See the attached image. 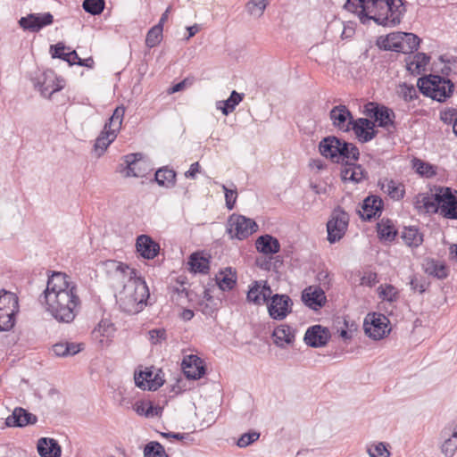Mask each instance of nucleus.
<instances>
[{"mask_svg": "<svg viewBox=\"0 0 457 457\" xmlns=\"http://www.w3.org/2000/svg\"><path fill=\"white\" fill-rule=\"evenodd\" d=\"M40 302L54 320L62 323L73 321L81 304L77 284L62 272H54L48 278Z\"/></svg>", "mask_w": 457, "mask_h": 457, "instance_id": "nucleus-1", "label": "nucleus"}, {"mask_svg": "<svg viewBox=\"0 0 457 457\" xmlns=\"http://www.w3.org/2000/svg\"><path fill=\"white\" fill-rule=\"evenodd\" d=\"M345 8L356 12L363 24L372 20L384 27L398 25L406 11L403 0H347Z\"/></svg>", "mask_w": 457, "mask_h": 457, "instance_id": "nucleus-2", "label": "nucleus"}, {"mask_svg": "<svg viewBox=\"0 0 457 457\" xmlns=\"http://www.w3.org/2000/svg\"><path fill=\"white\" fill-rule=\"evenodd\" d=\"M149 295L148 287L143 278L124 284L123 288L115 293L120 308L129 314L140 312L146 305Z\"/></svg>", "mask_w": 457, "mask_h": 457, "instance_id": "nucleus-3", "label": "nucleus"}, {"mask_svg": "<svg viewBox=\"0 0 457 457\" xmlns=\"http://www.w3.org/2000/svg\"><path fill=\"white\" fill-rule=\"evenodd\" d=\"M417 86L420 93L438 102H444L449 98L454 87L450 79L438 75L420 78L418 79Z\"/></svg>", "mask_w": 457, "mask_h": 457, "instance_id": "nucleus-4", "label": "nucleus"}, {"mask_svg": "<svg viewBox=\"0 0 457 457\" xmlns=\"http://www.w3.org/2000/svg\"><path fill=\"white\" fill-rule=\"evenodd\" d=\"M103 266L108 277L109 283L117 291L120 287L123 288L124 284L136 279H141L137 276L135 269L116 260H107L104 262Z\"/></svg>", "mask_w": 457, "mask_h": 457, "instance_id": "nucleus-5", "label": "nucleus"}, {"mask_svg": "<svg viewBox=\"0 0 457 457\" xmlns=\"http://www.w3.org/2000/svg\"><path fill=\"white\" fill-rule=\"evenodd\" d=\"M123 116H110L104 123V129L96 137L94 151L100 157L104 154L108 146L115 140L121 128Z\"/></svg>", "mask_w": 457, "mask_h": 457, "instance_id": "nucleus-6", "label": "nucleus"}, {"mask_svg": "<svg viewBox=\"0 0 457 457\" xmlns=\"http://www.w3.org/2000/svg\"><path fill=\"white\" fill-rule=\"evenodd\" d=\"M335 118L334 124L341 126L349 120V124L353 125V130L360 142L366 143L372 140L376 135L375 123L366 118L353 120V116H331Z\"/></svg>", "mask_w": 457, "mask_h": 457, "instance_id": "nucleus-7", "label": "nucleus"}, {"mask_svg": "<svg viewBox=\"0 0 457 457\" xmlns=\"http://www.w3.org/2000/svg\"><path fill=\"white\" fill-rule=\"evenodd\" d=\"M257 228L256 222L244 215L233 213L228 220L227 232L231 238L245 239Z\"/></svg>", "mask_w": 457, "mask_h": 457, "instance_id": "nucleus-8", "label": "nucleus"}, {"mask_svg": "<svg viewBox=\"0 0 457 457\" xmlns=\"http://www.w3.org/2000/svg\"><path fill=\"white\" fill-rule=\"evenodd\" d=\"M436 200L439 204V214L444 218L457 220V191L450 187H439L436 192Z\"/></svg>", "mask_w": 457, "mask_h": 457, "instance_id": "nucleus-9", "label": "nucleus"}, {"mask_svg": "<svg viewBox=\"0 0 457 457\" xmlns=\"http://www.w3.org/2000/svg\"><path fill=\"white\" fill-rule=\"evenodd\" d=\"M388 324L389 320L384 314L369 313L363 324L365 334L375 340H379L390 332Z\"/></svg>", "mask_w": 457, "mask_h": 457, "instance_id": "nucleus-10", "label": "nucleus"}, {"mask_svg": "<svg viewBox=\"0 0 457 457\" xmlns=\"http://www.w3.org/2000/svg\"><path fill=\"white\" fill-rule=\"evenodd\" d=\"M348 222V214L340 207L335 209L327 223L328 240L330 243L339 241L347 229Z\"/></svg>", "mask_w": 457, "mask_h": 457, "instance_id": "nucleus-11", "label": "nucleus"}, {"mask_svg": "<svg viewBox=\"0 0 457 457\" xmlns=\"http://www.w3.org/2000/svg\"><path fill=\"white\" fill-rule=\"evenodd\" d=\"M270 299L268 312L273 320H282L291 312L293 302L288 295L275 294Z\"/></svg>", "mask_w": 457, "mask_h": 457, "instance_id": "nucleus-12", "label": "nucleus"}, {"mask_svg": "<svg viewBox=\"0 0 457 457\" xmlns=\"http://www.w3.org/2000/svg\"><path fill=\"white\" fill-rule=\"evenodd\" d=\"M44 97H52L53 95L64 87V80L59 78L53 71H47L42 74L35 84Z\"/></svg>", "mask_w": 457, "mask_h": 457, "instance_id": "nucleus-13", "label": "nucleus"}, {"mask_svg": "<svg viewBox=\"0 0 457 457\" xmlns=\"http://www.w3.org/2000/svg\"><path fill=\"white\" fill-rule=\"evenodd\" d=\"M54 17L50 12L30 13L19 20V25L29 32H37L46 26L51 25Z\"/></svg>", "mask_w": 457, "mask_h": 457, "instance_id": "nucleus-14", "label": "nucleus"}, {"mask_svg": "<svg viewBox=\"0 0 457 457\" xmlns=\"http://www.w3.org/2000/svg\"><path fill=\"white\" fill-rule=\"evenodd\" d=\"M330 338L329 330L321 325H314L305 332L303 341L304 343L313 348L325 346Z\"/></svg>", "mask_w": 457, "mask_h": 457, "instance_id": "nucleus-15", "label": "nucleus"}, {"mask_svg": "<svg viewBox=\"0 0 457 457\" xmlns=\"http://www.w3.org/2000/svg\"><path fill=\"white\" fill-rule=\"evenodd\" d=\"M143 154L134 153L127 154L123 157L124 162L120 164L118 171L123 174L125 178L143 177L144 172L141 170V161Z\"/></svg>", "mask_w": 457, "mask_h": 457, "instance_id": "nucleus-16", "label": "nucleus"}, {"mask_svg": "<svg viewBox=\"0 0 457 457\" xmlns=\"http://www.w3.org/2000/svg\"><path fill=\"white\" fill-rule=\"evenodd\" d=\"M302 301L312 310L318 311L326 304L327 297L322 288L310 286L303 291Z\"/></svg>", "mask_w": 457, "mask_h": 457, "instance_id": "nucleus-17", "label": "nucleus"}, {"mask_svg": "<svg viewBox=\"0 0 457 457\" xmlns=\"http://www.w3.org/2000/svg\"><path fill=\"white\" fill-rule=\"evenodd\" d=\"M443 443L442 453L445 457H453L457 450V422H453L445 427L441 431Z\"/></svg>", "mask_w": 457, "mask_h": 457, "instance_id": "nucleus-18", "label": "nucleus"}, {"mask_svg": "<svg viewBox=\"0 0 457 457\" xmlns=\"http://www.w3.org/2000/svg\"><path fill=\"white\" fill-rule=\"evenodd\" d=\"M272 294L267 281L256 280L252 283L247 292V300L255 304H263L268 302Z\"/></svg>", "mask_w": 457, "mask_h": 457, "instance_id": "nucleus-19", "label": "nucleus"}, {"mask_svg": "<svg viewBox=\"0 0 457 457\" xmlns=\"http://www.w3.org/2000/svg\"><path fill=\"white\" fill-rule=\"evenodd\" d=\"M181 366L185 376L188 379H198L205 373L203 360L194 354L185 356Z\"/></svg>", "mask_w": 457, "mask_h": 457, "instance_id": "nucleus-20", "label": "nucleus"}, {"mask_svg": "<svg viewBox=\"0 0 457 457\" xmlns=\"http://www.w3.org/2000/svg\"><path fill=\"white\" fill-rule=\"evenodd\" d=\"M37 421V417L35 414L21 407H16L12 413L5 419V425L9 428H23L34 425Z\"/></svg>", "mask_w": 457, "mask_h": 457, "instance_id": "nucleus-21", "label": "nucleus"}, {"mask_svg": "<svg viewBox=\"0 0 457 457\" xmlns=\"http://www.w3.org/2000/svg\"><path fill=\"white\" fill-rule=\"evenodd\" d=\"M383 210V201L378 195H370L364 199L361 210L358 213L363 220H370L377 215H380Z\"/></svg>", "mask_w": 457, "mask_h": 457, "instance_id": "nucleus-22", "label": "nucleus"}, {"mask_svg": "<svg viewBox=\"0 0 457 457\" xmlns=\"http://www.w3.org/2000/svg\"><path fill=\"white\" fill-rule=\"evenodd\" d=\"M136 385L143 389L155 391L164 383L159 373L154 374L153 371H141L135 375Z\"/></svg>", "mask_w": 457, "mask_h": 457, "instance_id": "nucleus-23", "label": "nucleus"}, {"mask_svg": "<svg viewBox=\"0 0 457 457\" xmlns=\"http://www.w3.org/2000/svg\"><path fill=\"white\" fill-rule=\"evenodd\" d=\"M342 139L335 136L324 137L319 144V149L322 156L330 159L337 163V158L340 149Z\"/></svg>", "mask_w": 457, "mask_h": 457, "instance_id": "nucleus-24", "label": "nucleus"}, {"mask_svg": "<svg viewBox=\"0 0 457 457\" xmlns=\"http://www.w3.org/2000/svg\"><path fill=\"white\" fill-rule=\"evenodd\" d=\"M137 251L145 259H154L160 251V245L147 235H140L137 238Z\"/></svg>", "mask_w": 457, "mask_h": 457, "instance_id": "nucleus-25", "label": "nucleus"}, {"mask_svg": "<svg viewBox=\"0 0 457 457\" xmlns=\"http://www.w3.org/2000/svg\"><path fill=\"white\" fill-rule=\"evenodd\" d=\"M360 157V151L358 147L353 144L342 139L337 163H344L345 165H352L353 162L358 161Z\"/></svg>", "mask_w": 457, "mask_h": 457, "instance_id": "nucleus-26", "label": "nucleus"}, {"mask_svg": "<svg viewBox=\"0 0 457 457\" xmlns=\"http://www.w3.org/2000/svg\"><path fill=\"white\" fill-rule=\"evenodd\" d=\"M40 457H61L62 448L57 440L50 437H41L37 445Z\"/></svg>", "mask_w": 457, "mask_h": 457, "instance_id": "nucleus-27", "label": "nucleus"}, {"mask_svg": "<svg viewBox=\"0 0 457 457\" xmlns=\"http://www.w3.org/2000/svg\"><path fill=\"white\" fill-rule=\"evenodd\" d=\"M255 247L258 252L265 255H272L280 250V244L278 240L269 235L265 234L260 236L255 241Z\"/></svg>", "mask_w": 457, "mask_h": 457, "instance_id": "nucleus-28", "label": "nucleus"}, {"mask_svg": "<svg viewBox=\"0 0 457 457\" xmlns=\"http://www.w3.org/2000/svg\"><path fill=\"white\" fill-rule=\"evenodd\" d=\"M274 344L283 348L286 345H291L295 341V330L287 324L278 326L273 333Z\"/></svg>", "mask_w": 457, "mask_h": 457, "instance_id": "nucleus-29", "label": "nucleus"}, {"mask_svg": "<svg viewBox=\"0 0 457 457\" xmlns=\"http://www.w3.org/2000/svg\"><path fill=\"white\" fill-rule=\"evenodd\" d=\"M402 37L403 32L390 33L385 37H379L377 45L383 50L402 53V50L403 49Z\"/></svg>", "mask_w": 457, "mask_h": 457, "instance_id": "nucleus-30", "label": "nucleus"}, {"mask_svg": "<svg viewBox=\"0 0 457 457\" xmlns=\"http://www.w3.org/2000/svg\"><path fill=\"white\" fill-rule=\"evenodd\" d=\"M424 271L438 279H444L448 276L449 270L447 266L437 260L428 258L423 263Z\"/></svg>", "mask_w": 457, "mask_h": 457, "instance_id": "nucleus-31", "label": "nucleus"}, {"mask_svg": "<svg viewBox=\"0 0 457 457\" xmlns=\"http://www.w3.org/2000/svg\"><path fill=\"white\" fill-rule=\"evenodd\" d=\"M429 56L423 53H418L406 59V68L411 73L419 75L425 71L426 66L429 62Z\"/></svg>", "mask_w": 457, "mask_h": 457, "instance_id": "nucleus-32", "label": "nucleus"}, {"mask_svg": "<svg viewBox=\"0 0 457 457\" xmlns=\"http://www.w3.org/2000/svg\"><path fill=\"white\" fill-rule=\"evenodd\" d=\"M379 185L381 190L394 200H400L404 195V186L397 181L385 179Z\"/></svg>", "mask_w": 457, "mask_h": 457, "instance_id": "nucleus-33", "label": "nucleus"}, {"mask_svg": "<svg viewBox=\"0 0 457 457\" xmlns=\"http://www.w3.org/2000/svg\"><path fill=\"white\" fill-rule=\"evenodd\" d=\"M378 235L380 240L385 242H392L397 236V229L394 222L389 219H382L377 224Z\"/></svg>", "mask_w": 457, "mask_h": 457, "instance_id": "nucleus-34", "label": "nucleus"}, {"mask_svg": "<svg viewBox=\"0 0 457 457\" xmlns=\"http://www.w3.org/2000/svg\"><path fill=\"white\" fill-rule=\"evenodd\" d=\"M0 312H19L18 296L14 293L0 290Z\"/></svg>", "mask_w": 457, "mask_h": 457, "instance_id": "nucleus-35", "label": "nucleus"}, {"mask_svg": "<svg viewBox=\"0 0 457 457\" xmlns=\"http://www.w3.org/2000/svg\"><path fill=\"white\" fill-rule=\"evenodd\" d=\"M401 237L404 243L411 247H418L423 242L422 233L415 227L404 228Z\"/></svg>", "mask_w": 457, "mask_h": 457, "instance_id": "nucleus-36", "label": "nucleus"}, {"mask_svg": "<svg viewBox=\"0 0 457 457\" xmlns=\"http://www.w3.org/2000/svg\"><path fill=\"white\" fill-rule=\"evenodd\" d=\"M243 94H239L237 91H232L230 96L225 101H220L217 103V109L222 112V114H228L232 112L236 106L243 100Z\"/></svg>", "mask_w": 457, "mask_h": 457, "instance_id": "nucleus-37", "label": "nucleus"}, {"mask_svg": "<svg viewBox=\"0 0 457 457\" xmlns=\"http://www.w3.org/2000/svg\"><path fill=\"white\" fill-rule=\"evenodd\" d=\"M176 172L167 167L161 168L155 172V181L158 185L171 187L175 184Z\"/></svg>", "mask_w": 457, "mask_h": 457, "instance_id": "nucleus-38", "label": "nucleus"}, {"mask_svg": "<svg viewBox=\"0 0 457 457\" xmlns=\"http://www.w3.org/2000/svg\"><path fill=\"white\" fill-rule=\"evenodd\" d=\"M81 351L80 345H76L74 343H57L53 345V352L56 356L59 357H66L70 355H74Z\"/></svg>", "mask_w": 457, "mask_h": 457, "instance_id": "nucleus-39", "label": "nucleus"}, {"mask_svg": "<svg viewBox=\"0 0 457 457\" xmlns=\"http://www.w3.org/2000/svg\"><path fill=\"white\" fill-rule=\"evenodd\" d=\"M188 264L191 267V270L194 272L206 274L210 269L209 260L195 253L190 255Z\"/></svg>", "mask_w": 457, "mask_h": 457, "instance_id": "nucleus-40", "label": "nucleus"}, {"mask_svg": "<svg viewBox=\"0 0 457 457\" xmlns=\"http://www.w3.org/2000/svg\"><path fill=\"white\" fill-rule=\"evenodd\" d=\"M353 105H359V112L362 114H389V109L375 102H368L361 106L359 101H353Z\"/></svg>", "mask_w": 457, "mask_h": 457, "instance_id": "nucleus-41", "label": "nucleus"}, {"mask_svg": "<svg viewBox=\"0 0 457 457\" xmlns=\"http://www.w3.org/2000/svg\"><path fill=\"white\" fill-rule=\"evenodd\" d=\"M269 4V0H248L245 4V11L253 18H260Z\"/></svg>", "mask_w": 457, "mask_h": 457, "instance_id": "nucleus-42", "label": "nucleus"}, {"mask_svg": "<svg viewBox=\"0 0 457 457\" xmlns=\"http://www.w3.org/2000/svg\"><path fill=\"white\" fill-rule=\"evenodd\" d=\"M420 39L413 33L403 32V54H411L416 51L420 46Z\"/></svg>", "mask_w": 457, "mask_h": 457, "instance_id": "nucleus-43", "label": "nucleus"}, {"mask_svg": "<svg viewBox=\"0 0 457 457\" xmlns=\"http://www.w3.org/2000/svg\"><path fill=\"white\" fill-rule=\"evenodd\" d=\"M216 280L221 290H231L237 283V276L235 273H232L229 269L228 273L220 272V274L216 277Z\"/></svg>", "mask_w": 457, "mask_h": 457, "instance_id": "nucleus-44", "label": "nucleus"}, {"mask_svg": "<svg viewBox=\"0 0 457 457\" xmlns=\"http://www.w3.org/2000/svg\"><path fill=\"white\" fill-rule=\"evenodd\" d=\"M412 167L421 176L431 178L436 175L435 167L420 159L414 158L412 160Z\"/></svg>", "mask_w": 457, "mask_h": 457, "instance_id": "nucleus-45", "label": "nucleus"}, {"mask_svg": "<svg viewBox=\"0 0 457 457\" xmlns=\"http://www.w3.org/2000/svg\"><path fill=\"white\" fill-rule=\"evenodd\" d=\"M144 457H169L164 447L157 441H151L144 448Z\"/></svg>", "mask_w": 457, "mask_h": 457, "instance_id": "nucleus-46", "label": "nucleus"}, {"mask_svg": "<svg viewBox=\"0 0 457 457\" xmlns=\"http://www.w3.org/2000/svg\"><path fill=\"white\" fill-rule=\"evenodd\" d=\"M162 30L161 25H155L150 29L145 37V45L149 48H153L160 44L162 38Z\"/></svg>", "mask_w": 457, "mask_h": 457, "instance_id": "nucleus-47", "label": "nucleus"}, {"mask_svg": "<svg viewBox=\"0 0 457 457\" xmlns=\"http://www.w3.org/2000/svg\"><path fill=\"white\" fill-rule=\"evenodd\" d=\"M114 331L115 328L113 323L107 319H104L98 323L97 328L94 329L93 333L96 334V337L101 336L109 337L114 333Z\"/></svg>", "mask_w": 457, "mask_h": 457, "instance_id": "nucleus-48", "label": "nucleus"}, {"mask_svg": "<svg viewBox=\"0 0 457 457\" xmlns=\"http://www.w3.org/2000/svg\"><path fill=\"white\" fill-rule=\"evenodd\" d=\"M419 92L420 90H418L414 86L407 85L405 83L400 85L397 89L398 96L404 101L413 100L417 97Z\"/></svg>", "mask_w": 457, "mask_h": 457, "instance_id": "nucleus-49", "label": "nucleus"}, {"mask_svg": "<svg viewBox=\"0 0 457 457\" xmlns=\"http://www.w3.org/2000/svg\"><path fill=\"white\" fill-rule=\"evenodd\" d=\"M104 0H84L82 6L87 12L97 15L104 11Z\"/></svg>", "mask_w": 457, "mask_h": 457, "instance_id": "nucleus-50", "label": "nucleus"}, {"mask_svg": "<svg viewBox=\"0 0 457 457\" xmlns=\"http://www.w3.org/2000/svg\"><path fill=\"white\" fill-rule=\"evenodd\" d=\"M16 312H0V331H9L15 324Z\"/></svg>", "mask_w": 457, "mask_h": 457, "instance_id": "nucleus-51", "label": "nucleus"}, {"mask_svg": "<svg viewBox=\"0 0 457 457\" xmlns=\"http://www.w3.org/2000/svg\"><path fill=\"white\" fill-rule=\"evenodd\" d=\"M367 453L370 457H389L390 452L384 443H377L367 447Z\"/></svg>", "mask_w": 457, "mask_h": 457, "instance_id": "nucleus-52", "label": "nucleus"}, {"mask_svg": "<svg viewBox=\"0 0 457 457\" xmlns=\"http://www.w3.org/2000/svg\"><path fill=\"white\" fill-rule=\"evenodd\" d=\"M422 208L427 212H439V204H437V201L436 200V193L433 195V197L423 196L422 197Z\"/></svg>", "mask_w": 457, "mask_h": 457, "instance_id": "nucleus-53", "label": "nucleus"}, {"mask_svg": "<svg viewBox=\"0 0 457 457\" xmlns=\"http://www.w3.org/2000/svg\"><path fill=\"white\" fill-rule=\"evenodd\" d=\"M259 437H260V433L255 432V431L245 433L237 440V446H239L241 448L246 447L249 445H251L252 443L258 440Z\"/></svg>", "mask_w": 457, "mask_h": 457, "instance_id": "nucleus-54", "label": "nucleus"}, {"mask_svg": "<svg viewBox=\"0 0 457 457\" xmlns=\"http://www.w3.org/2000/svg\"><path fill=\"white\" fill-rule=\"evenodd\" d=\"M221 187L225 193L226 206L228 210H232L237 198V189H229L225 185H222Z\"/></svg>", "mask_w": 457, "mask_h": 457, "instance_id": "nucleus-55", "label": "nucleus"}, {"mask_svg": "<svg viewBox=\"0 0 457 457\" xmlns=\"http://www.w3.org/2000/svg\"><path fill=\"white\" fill-rule=\"evenodd\" d=\"M379 296L383 300L394 302L397 299V292L394 286L386 285L385 287H379Z\"/></svg>", "mask_w": 457, "mask_h": 457, "instance_id": "nucleus-56", "label": "nucleus"}, {"mask_svg": "<svg viewBox=\"0 0 457 457\" xmlns=\"http://www.w3.org/2000/svg\"><path fill=\"white\" fill-rule=\"evenodd\" d=\"M272 256H261L256 258L255 264L260 269L270 271L276 267V264L272 262Z\"/></svg>", "mask_w": 457, "mask_h": 457, "instance_id": "nucleus-57", "label": "nucleus"}, {"mask_svg": "<svg viewBox=\"0 0 457 457\" xmlns=\"http://www.w3.org/2000/svg\"><path fill=\"white\" fill-rule=\"evenodd\" d=\"M351 168V176H352V182L358 183L361 181L365 178V170L361 167V165L355 164V162H353Z\"/></svg>", "mask_w": 457, "mask_h": 457, "instance_id": "nucleus-58", "label": "nucleus"}, {"mask_svg": "<svg viewBox=\"0 0 457 457\" xmlns=\"http://www.w3.org/2000/svg\"><path fill=\"white\" fill-rule=\"evenodd\" d=\"M410 286L412 291L421 294L425 292L427 284L423 279L417 277H412L410 281Z\"/></svg>", "mask_w": 457, "mask_h": 457, "instance_id": "nucleus-59", "label": "nucleus"}, {"mask_svg": "<svg viewBox=\"0 0 457 457\" xmlns=\"http://www.w3.org/2000/svg\"><path fill=\"white\" fill-rule=\"evenodd\" d=\"M375 120L373 121L375 125L377 124L378 127L387 128L388 126L394 125V120L395 116H373Z\"/></svg>", "mask_w": 457, "mask_h": 457, "instance_id": "nucleus-60", "label": "nucleus"}, {"mask_svg": "<svg viewBox=\"0 0 457 457\" xmlns=\"http://www.w3.org/2000/svg\"><path fill=\"white\" fill-rule=\"evenodd\" d=\"M136 412L139 415H145L146 417L153 415V406L149 405L147 408H145L144 403H136L134 407Z\"/></svg>", "mask_w": 457, "mask_h": 457, "instance_id": "nucleus-61", "label": "nucleus"}, {"mask_svg": "<svg viewBox=\"0 0 457 457\" xmlns=\"http://www.w3.org/2000/svg\"><path fill=\"white\" fill-rule=\"evenodd\" d=\"M150 338L154 344H157L165 337V330L162 328L152 329L149 331Z\"/></svg>", "mask_w": 457, "mask_h": 457, "instance_id": "nucleus-62", "label": "nucleus"}, {"mask_svg": "<svg viewBox=\"0 0 457 457\" xmlns=\"http://www.w3.org/2000/svg\"><path fill=\"white\" fill-rule=\"evenodd\" d=\"M51 49H54V53L52 54L54 58H60L64 61L67 53L64 52L65 46L62 44L58 43L55 46H52Z\"/></svg>", "mask_w": 457, "mask_h": 457, "instance_id": "nucleus-63", "label": "nucleus"}, {"mask_svg": "<svg viewBox=\"0 0 457 457\" xmlns=\"http://www.w3.org/2000/svg\"><path fill=\"white\" fill-rule=\"evenodd\" d=\"M161 436L162 437H165L168 439L173 438V439H177V440H184L185 438H187L188 436V434L174 433V432H167V433L162 432V433H161Z\"/></svg>", "mask_w": 457, "mask_h": 457, "instance_id": "nucleus-64", "label": "nucleus"}]
</instances>
